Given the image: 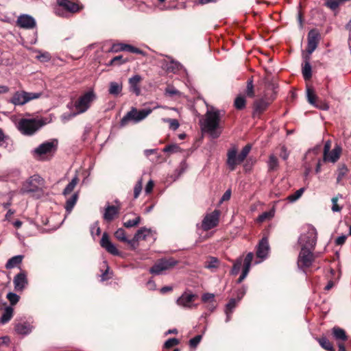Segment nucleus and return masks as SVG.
<instances>
[{"mask_svg": "<svg viewBox=\"0 0 351 351\" xmlns=\"http://www.w3.org/2000/svg\"><path fill=\"white\" fill-rule=\"evenodd\" d=\"M252 149V145H246L241 150L239 154H237V148L235 146L232 147L227 152V165L230 170L236 169L237 166L241 164L250 152Z\"/></svg>", "mask_w": 351, "mask_h": 351, "instance_id": "4", "label": "nucleus"}, {"mask_svg": "<svg viewBox=\"0 0 351 351\" xmlns=\"http://www.w3.org/2000/svg\"><path fill=\"white\" fill-rule=\"evenodd\" d=\"M274 217V212L273 211H267L263 213L261 215H260L256 221L258 223H262L267 219H270Z\"/></svg>", "mask_w": 351, "mask_h": 351, "instance_id": "44", "label": "nucleus"}, {"mask_svg": "<svg viewBox=\"0 0 351 351\" xmlns=\"http://www.w3.org/2000/svg\"><path fill=\"white\" fill-rule=\"evenodd\" d=\"M182 68V65L176 61H171L167 67L168 71H171L173 73H176L180 71Z\"/></svg>", "mask_w": 351, "mask_h": 351, "instance_id": "51", "label": "nucleus"}, {"mask_svg": "<svg viewBox=\"0 0 351 351\" xmlns=\"http://www.w3.org/2000/svg\"><path fill=\"white\" fill-rule=\"evenodd\" d=\"M306 97L308 101L313 106L316 105L317 97L312 88L308 87L306 90Z\"/></svg>", "mask_w": 351, "mask_h": 351, "instance_id": "38", "label": "nucleus"}, {"mask_svg": "<svg viewBox=\"0 0 351 351\" xmlns=\"http://www.w3.org/2000/svg\"><path fill=\"white\" fill-rule=\"evenodd\" d=\"M90 232H91V234L92 235H93L95 233L97 236H99L101 233V230H100V228L99 226V223L97 221V222H95L92 226H91V228H90Z\"/></svg>", "mask_w": 351, "mask_h": 351, "instance_id": "59", "label": "nucleus"}, {"mask_svg": "<svg viewBox=\"0 0 351 351\" xmlns=\"http://www.w3.org/2000/svg\"><path fill=\"white\" fill-rule=\"evenodd\" d=\"M153 188H154V182L152 180H149L147 182V184H146V186H145V192L147 194H149V193H150L152 191Z\"/></svg>", "mask_w": 351, "mask_h": 351, "instance_id": "64", "label": "nucleus"}, {"mask_svg": "<svg viewBox=\"0 0 351 351\" xmlns=\"http://www.w3.org/2000/svg\"><path fill=\"white\" fill-rule=\"evenodd\" d=\"M202 339V335H196L189 341V345L191 347L195 348L199 343Z\"/></svg>", "mask_w": 351, "mask_h": 351, "instance_id": "58", "label": "nucleus"}, {"mask_svg": "<svg viewBox=\"0 0 351 351\" xmlns=\"http://www.w3.org/2000/svg\"><path fill=\"white\" fill-rule=\"evenodd\" d=\"M304 191V188H300V189L297 190L294 193L289 195L287 197V199L290 202H294L302 196Z\"/></svg>", "mask_w": 351, "mask_h": 351, "instance_id": "43", "label": "nucleus"}, {"mask_svg": "<svg viewBox=\"0 0 351 351\" xmlns=\"http://www.w3.org/2000/svg\"><path fill=\"white\" fill-rule=\"evenodd\" d=\"M234 106L237 109L241 110L245 106V99L242 96L237 97L234 100Z\"/></svg>", "mask_w": 351, "mask_h": 351, "instance_id": "48", "label": "nucleus"}, {"mask_svg": "<svg viewBox=\"0 0 351 351\" xmlns=\"http://www.w3.org/2000/svg\"><path fill=\"white\" fill-rule=\"evenodd\" d=\"M308 44L306 51L311 55L317 48L320 40V34L318 30L313 29L308 34Z\"/></svg>", "mask_w": 351, "mask_h": 351, "instance_id": "15", "label": "nucleus"}, {"mask_svg": "<svg viewBox=\"0 0 351 351\" xmlns=\"http://www.w3.org/2000/svg\"><path fill=\"white\" fill-rule=\"evenodd\" d=\"M58 140L51 139L44 142L33 151L34 157L39 160H46L51 157L57 150Z\"/></svg>", "mask_w": 351, "mask_h": 351, "instance_id": "8", "label": "nucleus"}, {"mask_svg": "<svg viewBox=\"0 0 351 351\" xmlns=\"http://www.w3.org/2000/svg\"><path fill=\"white\" fill-rule=\"evenodd\" d=\"M23 256L22 255H17L10 258L5 264L6 269H12L21 263Z\"/></svg>", "mask_w": 351, "mask_h": 351, "instance_id": "32", "label": "nucleus"}, {"mask_svg": "<svg viewBox=\"0 0 351 351\" xmlns=\"http://www.w3.org/2000/svg\"><path fill=\"white\" fill-rule=\"evenodd\" d=\"M34 326L29 322H23L15 324L14 330L19 335H29L33 330Z\"/></svg>", "mask_w": 351, "mask_h": 351, "instance_id": "23", "label": "nucleus"}, {"mask_svg": "<svg viewBox=\"0 0 351 351\" xmlns=\"http://www.w3.org/2000/svg\"><path fill=\"white\" fill-rule=\"evenodd\" d=\"M6 298L9 300V302L12 306L16 304L20 299V297L17 294L12 293V292H9L7 294Z\"/></svg>", "mask_w": 351, "mask_h": 351, "instance_id": "47", "label": "nucleus"}, {"mask_svg": "<svg viewBox=\"0 0 351 351\" xmlns=\"http://www.w3.org/2000/svg\"><path fill=\"white\" fill-rule=\"evenodd\" d=\"M141 219V218L140 216H136L134 219H130L124 222L123 226L127 228L137 226L140 223Z\"/></svg>", "mask_w": 351, "mask_h": 351, "instance_id": "41", "label": "nucleus"}, {"mask_svg": "<svg viewBox=\"0 0 351 351\" xmlns=\"http://www.w3.org/2000/svg\"><path fill=\"white\" fill-rule=\"evenodd\" d=\"M122 59H123V56H117L113 58L110 60L109 64L110 65H113V64H121L125 62V60H123Z\"/></svg>", "mask_w": 351, "mask_h": 351, "instance_id": "60", "label": "nucleus"}, {"mask_svg": "<svg viewBox=\"0 0 351 351\" xmlns=\"http://www.w3.org/2000/svg\"><path fill=\"white\" fill-rule=\"evenodd\" d=\"M243 261L244 259H243L242 257H239L234 261L232 269L231 270V274L232 275L237 276L239 273L242 265H243Z\"/></svg>", "mask_w": 351, "mask_h": 351, "instance_id": "37", "label": "nucleus"}, {"mask_svg": "<svg viewBox=\"0 0 351 351\" xmlns=\"http://www.w3.org/2000/svg\"><path fill=\"white\" fill-rule=\"evenodd\" d=\"M220 212L218 210H215L211 213L207 214L202 223V228L204 230L208 231L214 228L218 225Z\"/></svg>", "mask_w": 351, "mask_h": 351, "instance_id": "14", "label": "nucleus"}, {"mask_svg": "<svg viewBox=\"0 0 351 351\" xmlns=\"http://www.w3.org/2000/svg\"><path fill=\"white\" fill-rule=\"evenodd\" d=\"M114 237L117 239H118L120 241L130 243V241L128 239V238L125 236V232L123 228H119L115 232H114Z\"/></svg>", "mask_w": 351, "mask_h": 351, "instance_id": "39", "label": "nucleus"}, {"mask_svg": "<svg viewBox=\"0 0 351 351\" xmlns=\"http://www.w3.org/2000/svg\"><path fill=\"white\" fill-rule=\"evenodd\" d=\"M317 340L324 349L328 351H335L332 343L326 337H322L321 338H317Z\"/></svg>", "mask_w": 351, "mask_h": 351, "instance_id": "34", "label": "nucleus"}, {"mask_svg": "<svg viewBox=\"0 0 351 351\" xmlns=\"http://www.w3.org/2000/svg\"><path fill=\"white\" fill-rule=\"evenodd\" d=\"M150 234V230L147 229L146 228H141L134 235V239L136 241L138 240H145L146 237Z\"/></svg>", "mask_w": 351, "mask_h": 351, "instance_id": "35", "label": "nucleus"}, {"mask_svg": "<svg viewBox=\"0 0 351 351\" xmlns=\"http://www.w3.org/2000/svg\"><path fill=\"white\" fill-rule=\"evenodd\" d=\"M269 246L268 240L266 238H263L257 247L256 256L261 258H265L269 253Z\"/></svg>", "mask_w": 351, "mask_h": 351, "instance_id": "22", "label": "nucleus"}, {"mask_svg": "<svg viewBox=\"0 0 351 351\" xmlns=\"http://www.w3.org/2000/svg\"><path fill=\"white\" fill-rule=\"evenodd\" d=\"M181 149L177 144H171L167 145L163 149L162 152H167L170 154L177 153L180 152Z\"/></svg>", "mask_w": 351, "mask_h": 351, "instance_id": "45", "label": "nucleus"}, {"mask_svg": "<svg viewBox=\"0 0 351 351\" xmlns=\"http://www.w3.org/2000/svg\"><path fill=\"white\" fill-rule=\"evenodd\" d=\"M57 7L54 8L55 14L61 17H67L70 13L80 10V6L69 0H56Z\"/></svg>", "mask_w": 351, "mask_h": 351, "instance_id": "9", "label": "nucleus"}, {"mask_svg": "<svg viewBox=\"0 0 351 351\" xmlns=\"http://www.w3.org/2000/svg\"><path fill=\"white\" fill-rule=\"evenodd\" d=\"M239 302L237 298H231L226 305L225 310L233 312Z\"/></svg>", "mask_w": 351, "mask_h": 351, "instance_id": "50", "label": "nucleus"}, {"mask_svg": "<svg viewBox=\"0 0 351 351\" xmlns=\"http://www.w3.org/2000/svg\"><path fill=\"white\" fill-rule=\"evenodd\" d=\"M16 291H23L27 285V279L25 272L22 271L16 275L13 280Z\"/></svg>", "mask_w": 351, "mask_h": 351, "instance_id": "21", "label": "nucleus"}, {"mask_svg": "<svg viewBox=\"0 0 351 351\" xmlns=\"http://www.w3.org/2000/svg\"><path fill=\"white\" fill-rule=\"evenodd\" d=\"M119 207L108 205L105 208L104 219L107 221H111L119 214Z\"/></svg>", "mask_w": 351, "mask_h": 351, "instance_id": "27", "label": "nucleus"}, {"mask_svg": "<svg viewBox=\"0 0 351 351\" xmlns=\"http://www.w3.org/2000/svg\"><path fill=\"white\" fill-rule=\"evenodd\" d=\"M101 246L104 248L108 253L112 255H119V252L116 246L110 241L107 233L104 232L100 241Z\"/></svg>", "mask_w": 351, "mask_h": 351, "instance_id": "17", "label": "nucleus"}, {"mask_svg": "<svg viewBox=\"0 0 351 351\" xmlns=\"http://www.w3.org/2000/svg\"><path fill=\"white\" fill-rule=\"evenodd\" d=\"M270 102L265 98L256 100L254 104V116L262 114L267 108Z\"/></svg>", "mask_w": 351, "mask_h": 351, "instance_id": "24", "label": "nucleus"}, {"mask_svg": "<svg viewBox=\"0 0 351 351\" xmlns=\"http://www.w3.org/2000/svg\"><path fill=\"white\" fill-rule=\"evenodd\" d=\"M317 232L315 227L307 225L298 238V245L302 249H315L317 243Z\"/></svg>", "mask_w": 351, "mask_h": 351, "instance_id": "5", "label": "nucleus"}, {"mask_svg": "<svg viewBox=\"0 0 351 351\" xmlns=\"http://www.w3.org/2000/svg\"><path fill=\"white\" fill-rule=\"evenodd\" d=\"M339 197H342V195L339 194L337 196L332 197L331 199L332 204L331 209H332V212H334V213L340 212L342 210V206H339L337 203L338 200H339Z\"/></svg>", "mask_w": 351, "mask_h": 351, "instance_id": "42", "label": "nucleus"}, {"mask_svg": "<svg viewBox=\"0 0 351 351\" xmlns=\"http://www.w3.org/2000/svg\"><path fill=\"white\" fill-rule=\"evenodd\" d=\"M202 301L204 303H212L215 302V295L210 293H206L202 295Z\"/></svg>", "mask_w": 351, "mask_h": 351, "instance_id": "53", "label": "nucleus"}, {"mask_svg": "<svg viewBox=\"0 0 351 351\" xmlns=\"http://www.w3.org/2000/svg\"><path fill=\"white\" fill-rule=\"evenodd\" d=\"M152 112V108H145L138 110L135 107H132L121 119V127H125L130 123H137L144 120Z\"/></svg>", "mask_w": 351, "mask_h": 351, "instance_id": "6", "label": "nucleus"}, {"mask_svg": "<svg viewBox=\"0 0 351 351\" xmlns=\"http://www.w3.org/2000/svg\"><path fill=\"white\" fill-rule=\"evenodd\" d=\"M40 96V93L18 90L13 94L9 101L14 106H23L32 100L38 99Z\"/></svg>", "mask_w": 351, "mask_h": 351, "instance_id": "10", "label": "nucleus"}, {"mask_svg": "<svg viewBox=\"0 0 351 351\" xmlns=\"http://www.w3.org/2000/svg\"><path fill=\"white\" fill-rule=\"evenodd\" d=\"M302 75L305 80H309L312 76V69L309 62V58H306L302 67Z\"/></svg>", "mask_w": 351, "mask_h": 351, "instance_id": "33", "label": "nucleus"}, {"mask_svg": "<svg viewBox=\"0 0 351 351\" xmlns=\"http://www.w3.org/2000/svg\"><path fill=\"white\" fill-rule=\"evenodd\" d=\"M176 264L177 261L173 258L160 259L150 268L149 272L154 275H160Z\"/></svg>", "mask_w": 351, "mask_h": 351, "instance_id": "12", "label": "nucleus"}, {"mask_svg": "<svg viewBox=\"0 0 351 351\" xmlns=\"http://www.w3.org/2000/svg\"><path fill=\"white\" fill-rule=\"evenodd\" d=\"M246 291H247V287L244 285L237 290L236 295H237V298L238 299V301H240L243 298Z\"/></svg>", "mask_w": 351, "mask_h": 351, "instance_id": "56", "label": "nucleus"}, {"mask_svg": "<svg viewBox=\"0 0 351 351\" xmlns=\"http://www.w3.org/2000/svg\"><path fill=\"white\" fill-rule=\"evenodd\" d=\"M162 121L164 122L169 123V128L170 129L173 130H176L179 126L180 123L177 119H163Z\"/></svg>", "mask_w": 351, "mask_h": 351, "instance_id": "49", "label": "nucleus"}, {"mask_svg": "<svg viewBox=\"0 0 351 351\" xmlns=\"http://www.w3.org/2000/svg\"><path fill=\"white\" fill-rule=\"evenodd\" d=\"M46 123L42 119L23 118L16 123L17 130L24 136H32L36 134Z\"/></svg>", "mask_w": 351, "mask_h": 351, "instance_id": "3", "label": "nucleus"}, {"mask_svg": "<svg viewBox=\"0 0 351 351\" xmlns=\"http://www.w3.org/2000/svg\"><path fill=\"white\" fill-rule=\"evenodd\" d=\"M253 258H254V254L252 252H249L245 257L244 261H243V267L242 274L240 276V277L238 278L237 283H241L247 276V274L250 271V269L251 263L253 260Z\"/></svg>", "mask_w": 351, "mask_h": 351, "instance_id": "19", "label": "nucleus"}, {"mask_svg": "<svg viewBox=\"0 0 351 351\" xmlns=\"http://www.w3.org/2000/svg\"><path fill=\"white\" fill-rule=\"evenodd\" d=\"M38 182L36 180L28 179L25 182L23 183L22 187L20 189L21 193H27L36 191L38 189Z\"/></svg>", "mask_w": 351, "mask_h": 351, "instance_id": "25", "label": "nucleus"}, {"mask_svg": "<svg viewBox=\"0 0 351 351\" xmlns=\"http://www.w3.org/2000/svg\"><path fill=\"white\" fill-rule=\"evenodd\" d=\"M16 25L22 29H31L36 26L35 19L29 14H21L16 20Z\"/></svg>", "mask_w": 351, "mask_h": 351, "instance_id": "16", "label": "nucleus"}, {"mask_svg": "<svg viewBox=\"0 0 351 351\" xmlns=\"http://www.w3.org/2000/svg\"><path fill=\"white\" fill-rule=\"evenodd\" d=\"M141 80L142 77L139 75H135L129 79L130 90L137 96L141 94L138 84Z\"/></svg>", "mask_w": 351, "mask_h": 351, "instance_id": "26", "label": "nucleus"}, {"mask_svg": "<svg viewBox=\"0 0 351 351\" xmlns=\"http://www.w3.org/2000/svg\"><path fill=\"white\" fill-rule=\"evenodd\" d=\"M246 94L250 97H254V84L252 80H250L247 82Z\"/></svg>", "mask_w": 351, "mask_h": 351, "instance_id": "54", "label": "nucleus"}, {"mask_svg": "<svg viewBox=\"0 0 351 351\" xmlns=\"http://www.w3.org/2000/svg\"><path fill=\"white\" fill-rule=\"evenodd\" d=\"M78 182V179L77 177H74L72 180L67 184V186L65 187V189L63 191V195L64 196H66L67 195L70 194L76 186Z\"/></svg>", "mask_w": 351, "mask_h": 351, "instance_id": "36", "label": "nucleus"}, {"mask_svg": "<svg viewBox=\"0 0 351 351\" xmlns=\"http://www.w3.org/2000/svg\"><path fill=\"white\" fill-rule=\"evenodd\" d=\"M179 343L178 339L176 338H171L167 340L165 343V348H170L173 346H175Z\"/></svg>", "mask_w": 351, "mask_h": 351, "instance_id": "57", "label": "nucleus"}, {"mask_svg": "<svg viewBox=\"0 0 351 351\" xmlns=\"http://www.w3.org/2000/svg\"><path fill=\"white\" fill-rule=\"evenodd\" d=\"M14 309L12 306H6L4 309V311L0 317V323L2 324H5L10 321V319L13 317Z\"/></svg>", "mask_w": 351, "mask_h": 351, "instance_id": "30", "label": "nucleus"}, {"mask_svg": "<svg viewBox=\"0 0 351 351\" xmlns=\"http://www.w3.org/2000/svg\"><path fill=\"white\" fill-rule=\"evenodd\" d=\"M78 192H75L69 199H67L64 206V208L68 214H69L74 208L78 199Z\"/></svg>", "mask_w": 351, "mask_h": 351, "instance_id": "29", "label": "nucleus"}, {"mask_svg": "<svg viewBox=\"0 0 351 351\" xmlns=\"http://www.w3.org/2000/svg\"><path fill=\"white\" fill-rule=\"evenodd\" d=\"M315 249H302L299 253L297 265L300 269L305 272L315 261V256L313 254Z\"/></svg>", "mask_w": 351, "mask_h": 351, "instance_id": "11", "label": "nucleus"}, {"mask_svg": "<svg viewBox=\"0 0 351 351\" xmlns=\"http://www.w3.org/2000/svg\"><path fill=\"white\" fill-rule=\"evenodd\" d=\"M112 50L115 52L119 51H127L131 53L145 56V53L143 51L128 44L119 43L114 45L112 47Z\"/></svg>", "mask_w": 351, "mask_h": 351, "instance_id": "18", "label": "nucleus"}, {"mask_svg": "<svg viewBox=\"0 0 351 351\" xmlns=\"http://www.w3.org/2000/svg\"><path fill=\"white\" fill-rule=\"evenodd\" d=\"M267 163L269 169H275L278 166V158L274 154H271Z\"/></svg>", "mask_w": 351, "mask_h": 351, "instance_id": "46", "label": "nucleus"}, {"mask_svg": "<svg viewBox=\"0 0 351 351\" xmlns=\"http://www.w3.org/2000/svg\"><path fill=\"white\" fill-rule=\"evenodd\" d=\"M96 99L97 95L93 88L85 92L74 103L75 114H82L86 112Z\"/></svg>", "mask_w": 351, "mask_h": 351, "instance_id": "7", "label": "nucleus"}, {"mask_svg": "<svg viewBox=\"0 0 351 351\" xmlns=\"http://www.w3.org/2000/svg\"><path fill=\"white\" fill-rule=\"evenodd\" d=\"M219 261L215 257H210L206 261L205 267L210 269H215L218 268Z\"/></svg>", "mask_w": 351, "mask_h": 351, "instance_id": "40", "label": "nucleus"}, {"mask_svg": "<svg viewBox=\"0 0 351 351\" xmlns=\"http://www.w3.org/2000/svg\"><path fill=\"white\" fill-rule=\"evenodd\" d=\"M122 88L123 86L121 82H111L109 84V94L114 96H118L121 93Z\"/></svg>", "mask_w": 351, "mask_h": 351, "instance_id": "31", "label": "nucleus"}, {"mask_svg": "<svg viewBox=\"0 0 351 351\" xmlns=\"http://www.w3.org/2000/svg\"><path fill=\"white\" fill-rule=\"evenodd\" d=\"M331 142L327 141L324 147L322 157H321V147L317 146L309 149L304 156V165L306 169V176L310 173H319L322 165L325 162H336L340 158L342 148L336 144L330 150Z\"/></svg>", "mask_w": 351, "mask_h": 351, "instance_id": "1", "label": "nucleus"}, {"mask_svg": "<svg viewBox=\"0 0 351 351\" xmlns=\"http://www.w3.org/2000/svg\"><path fill=\"white\" fill-rule=\"evenodd\" d=\"M265 84L267 89H270L272 90H275V89H276L278 87L277 84L275 82H273V80H270L269 78L265 79Z\"/></svg>", "mask_w": 351, "mask_h": 351, "instance_id": "55", "label": "nucleus"}, {"mask_svg": "<svg viewBox=\"0 0 351 351\" xmlns=\"http://www.w3.org/2000/svg\"><path fill=\"white\" fill-rule=\"evenodd\" d=\"M332 335L334 338L338 342H344L348 339V337L343 329L339 327H334L332 328Z\"/></svg>", "mask_w": 351, "mask_h": 351, "instance_id": "28", "label": "nucleus"}, {"mask_svg": "<svg viewBox=\"0 0 351 351\" xmlns=\"http://www.w3.org/2000/svg\"><path fill=\"white\" fill-rule=\"evenodd\" d=\"M314 106L324 110H327L329 108V106L326 103L318 101Z\"/></svg>", "mask_w": 351, "mask_h": 351, "instance_id": "63", "label": "nucleus"}, {"mask_svg": "<svg viewBox=\"0 0 351 351\" xmlns=\"http://www.w3.org/2000/svg\"><path fill=\"white\" fill-rule=\"evenodd\" d=\"M197 298L196 294L191 292H184L176 300V304L184 308L192 309L197 307L194 301Z\"/></svg>", "mask_w": 351, "mask_h": 351, "instance_id": "13", "label": "nucleus"}, {"mask_svg": "<svg viewBox=\"0 0 351 351\" xmlns=\"http://www.w3.org/2000/svg\"><path fill=\"white\" fill-rule=\"evenodd\" d=\"M143 189L142 180H139L134 187V197L138 198Z\"/></svg>", "mask_w": 351, "mask_h": 351, "instance_id": "52", "label": "nucleus"}, {"mask_svg": "<svg viewBox=\"0 0 351 351\" xmlns=\"http://www.w3.org/2000/svg\"><path fill=\"white\" fill-rule=\"evenodd\" d=\"M280 156L283 159V160H287L289 156V153L287 152V148L285 147V146H282L280 147Z\"/></svg>", "mask_w": 351, "mask_h": 351, "instance_id": "61", "label": "nucleus"}, {"mask_svg": "<svg viewBox=\"0 0 351 351\" xmlns=\"http://www.w3.org/2000/svg\"><path fill=\"white\" fill-rule=\"evenodd\" d=\"M253 258H254V254L252 252H249L245 257L244 261H243V267L242 274L240 276V277L238 278L237 283H241L247 276V274L250 271V269L251 263L253 260Z\"/></svg>", "mask_w": 351, "mask_h": 351, "instance_id": "20", "label": "nucleus"}, {"mask_svg": "<svg viewBox=\"0 0 351 351\" xmlns=\"http://www.w3.org/2000/svg\"><path fill=\"white\" fill-rule=\"evenodd\" d=\"M219 111L212 108L207 110L204 118L200 120L199 123L203 132L209 134L212 138H217L221 133L219 129Z\"/></svg>", "mask_w": 351, "mask_h": 351, "instance_id": "2", "label": "nucleus"}, {"mask_svg": "<svg viewBox=\"0 0 351 351\" xmlns=\"http://www.w3.org/2000/svg\"><path fill=\"white\" fill-rule=\"evenodd\" d=\"M326 5L332 10H335L339 7V3L336 0H329L326 2Z\"/></svg>", "mask_w": 351, "mask_h": 351, "instance_id": "62", "label": "nucleus"}]
</instances>
